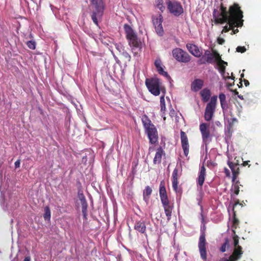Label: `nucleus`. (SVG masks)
Instances as JSON below:
<instances>
[{"mask_svg":"<svg viewBox=\"0 0 261 261\" xmlns=\"http://www.w3.org/2000/svg\"><path fill=\"white\" fill-rule=\"evenodd\" d=\"M154 28H155V31H156V33L159 36H163V35L164 34V30H163V28L162 27V23H161V25H156Z\"/></svg>","mask_w":261,"mask_h":261,"instance_id":"f704fd0d","label":"nucleus"},{"mask_svg":"<svg viewBox=\"0 0 261 261\" xmlns=\"http://www.w3.org/2000/svg\"><path fill=\"white\" fill-rule=\"evenodd\" d=\"M214 62H216L217 63V64L220 63L221 64L222 63L226 64V65H228L227 62H225L222 60L221 56L218 53L217 51L214 50Z\"/></svg>","mask_w":261,"mask_h":261,"instance_id":"a878e982","label":"nucleus"},{"mask_svg":"<svg viewBox=\"0 0 261 261\" xmlns=\"http://www.w3.org/2000/svg\"><path fill=\"white\" fill-rule=\"evenodd\" d=\"M244 74H243V73L241 74V79H242V78H243V77H244Z\"/></svg>","mask_w":261,"mask_h":261,"instance_id":"bf43d9fd","label":"nucleus"},{"mask_svg":"<svg viewBox=\"0 0 261 261\" xmlns=\"http://www.w3.org/2000/svg\"><path fill=\"white\" fill-rule=\"evenodd\" d=\"M120 54L122 55L126 59H127L128 60H130V55L125 50H124Z\"/></svg>","mask_w":261,"mask_h":261,"instance_id":"79ce46f5","label":"nucleus"},{"mask_svg":"<svg viewBox=\"0 0 261 261\" xmlns=\"http://www.w3.org/2000/svg\"><path fill=\"white\" fill-rule=\"evenodd\" d=\"M159 194L164 208L174 207L173 203L170 202L168 199L164 180H162L160 182Z\"/></svg>","mask_w":261,"mask_h":261,"instance_id":"423d86ee","label":"nucleus"},{"mask_svg":"<svg viewBox=\"0 0 261 261\" xmlns=\"http://www.w3.org/2000/svg\"><path fill=\"white\" fill-rule=\"evenodd\" d=\"M173 57L178 62L188 63L191 60V56L180 48H175L172 50Z\"/></svg>","mask_w":261,"mask_h":261,"instance_id":"1a4fd4ad","label":"nucleus"},{"mask_svg":"<svg viewBox=\"0 0 261 261\" xmlns=\"http://www.w3.org/2000/svg\"><path fill=\"white\" fill-rule=\"evenodd\" d=\"M214 50H213L212 52H211L208 49L205 50L204 54L200 60L201 61L202 60L204 59L205 61L202 62L201 63L204 64L207 63L208 64H212L214 63Z\"/></svg>","mask_w":261,"mask_h":261,"instance_id":"f3484780","label":"nucleus"},{"mask_svg":"<svg viewBox=\"0 0 261 261\" xmlns=\"http://www.w3.org/2000/svg\"><path fill=\"white\" fill-rule=\"evenodd\" d=\"M206 244L205 234L204 231H202L199 239L198 248L200 257L204 261L207 259Z\"/></svg>","mask_w":261,"mask_h":261,"instance_id":"9d476101","label":"nucleus"},{"mask_svg":"<svg viewBox=\"0 0 261 261\" xmlns=\"http://www.w3.org/2000/svg\"><path fill=\"white\" fill-rule=\"evenodd\" d=\"M219 261H231V260L230 259L229 257L228 259L223 257L221 258Z\"/></svg>","mask_w":261,"mask_h":261,"instance_id":"864d4df0","label":"nucleus"},{"mask_svg":"<svg viewBox=\"0 0 261 261\" xmlns=\"http://www.w3.org/2000/svg\"><path fill=\"white\" fill-rule=\"evenodd\" d=\"M153 24L155 27L158 25H161L163 22V16L161 14H160L159 16L156 18L153 17L152 19Z\"/></svg>","mask_w":261,"mask_h":261,"instance_id":"7c9ffc66","label":"nucleus"},{"mask_svg":"<svg viewBox=\"0 0 261 261\" xmlns=\"http://www.w3.org/2000/svg\"><path fill=\"white\" fill-rule=\"evenodd\" d=\"M179 175L178 174V170L177 168H175L173 170L172 175V187L174 191L176 193H180L181 190L178 187V179L179 178Z\"/></svg>","mask_w":261,"mask_h":261,"instance_id":"ddd939ff","label":"nucleus"},{"mask_svg":"<svg viewBox=\"0 0 261 261\" xmlns=\"http://www.w3.org/2000/svg\"><path fill=\"white\" fill-rule=\"evenodd\" d=\"M235 94H238V92L236 90L234 91Z\"/></svg>","mask_w":261,"mask_h":261,"instance_id":"13d9d810","label":"nucleus"},{"mask_svg":"<svg viewBox=\"0 0 261 261\" xmlns=\"http://www.w3.org/2000/svg\"><path fill=\"white\" fill-rule=\"evenodd\" d=\"M249 162V161H244L243 164H242V165L243 166H246V165H248V163Z\"/></svg>","mask_w":261,"mask_h":261,"instance_id":"6e6d98bb","label":"nucleus"},{"mask_svg":"<svg viewBox=\"0 0 261 261\" xmlns=\"http://www.w3.org/2000/svg\"><path fill=\"white\" fill-rule=\"evenodd\" d=\"M77 195H78L79 198L85 197V196L83 194V191L81 190H79L78 191Z\"/></svg>","mask_w":261,"mask_h":261,"instance_id":"49530a36","label":"nucleus"},{"mask_svg":"<svg viewBox=\"0 0 261 261\" xmlns=\"http://www.w3.org/2000/svg\"><path fill=\"white\" fill-rule=\"evenodd\" d=\"M238 204H240V201H239V199H237L235 202H234V205H233V211L234 210V207L235 206H236Z\"/></svg>","mask_w":261,"mask_h":261,"instance_id":"603ef678","label":"nucleus"},{"mask_svg":"<svg viewBox=\"0 0 261 261\" xmlns=\"http://www.w3.org/2000/svg\"><path fill=\"white\" fill-rule=\"evenodd\" d=\"M232 231L233 233L234 234L233 236V244H234V248H238V247H241L239 245V237L236 234V231L235 230H232Z\"/></svg>","mask_w":261,"mask_h":261,"instance_id":"2f4dec72","label":"nucleus"},{"mask_svg":"<svg viewBox=\"0 0 261 261\" xmlns=\"http://www.w3.org/2000/svg\"><path fill=\"white\" fill-rule=\"evenodd\" d=\"M20 161L19 160H17L15 162V168H18L20 166Z\"/></svg>","mask_w":261,"mask_h":261,"instance_id":"3c124183","label":"nucleus"},{"mask_svg":"<svg viewBox=\"0 0 261 261\" xmlns=\"http://www.w3.org/2000/svg\"><path fill=\"white\" fill-rule=\"evenodd\" d=\"M157 70L159 74L163 75L165 76H167V77L169 76V75H168L167 72L164 71L163 67L159 68Z\"/></svg>","mask_w":261,"mask_h":261,"instance_id":"58836bf2","label":"nucleus"},{"mask_svg":"<svg viewBox=\"0 0 261 261\" xmlns=\"http://www.w3.org/2000/svg\"><path fill=\"white\" fill-rule=\"evenodd\" d=\"M240 223L239 220L236 217V212L233 210V217H232V227L233 230L237 228Z\"/></svg>","mask_w":261,"mask_h":261,"instance_id":"bb28decb","label":"nucleus"},{"mask_svg":"<svg viewBox=\"0 0 261 261\" xmlns=\"http://www.w3.org/2000/svg\"><path fill=\"white\" fill-rule=\"evenodd\" d=\"M229 247V241L228 239H226L225 240V242L222 245L221 247L220 248V250L222 252H224L226 251V247Z\"/></svg>","mask_w":261,"mask_h":261,"instance_id":"c9c22d12","label":"nucleus"},{"mask_svg":"<svg viewBox=\"0 0 261 261\" xmlns=\"http://www.w3.org/2000/svg\"><path fill=\"white\" fill-rule=\"evenodd\" d=\"M214 22L216 24L227 23L221 33H227L233 28L241 27L243 25V12L239 4L234 3L227 10L226 7L221 3L219 11L214 9L213 13Z\"/></svg>","mask_w":261,"mask_h":261,"instance_id":"f257e3e1","label":"nucleus"},{"mask_svg":"<svg viewBox=\"0 0 261 261\" xmlns=\"http://www.w3.org/2000/svg\"><path fill=\"white\" fill-rule=\"evenodd\" d=\"M232 30V33H231V35L237 34L239 32V30L238 29H234V28H233Z\"/></svg>","mask_w":261,"mask_h":261,"instance_id":"8fccbe9b","label":"nucleus"},{"mask_svg":"<svg viewBox=\"0 0 261 261\" xmlns=\"http://www.w3.org/2000/svg\"><path fill=\"white\" fill-rule=\"evenodd\" d=\"M166 4L169 12L175 16H178L184 12L183 8L179 2L166 0Z\"/></svg>","mask_w":261,"mask_h":261,"instance_id":"0eeeda50","label":"nucleus"},{"mask_svg":"<svg viewBox=\"0 0 261 261\" xmlns=\"http://www.w3.org/2000/svg\"><path fill=\"white\" fill-rule=\"evenodd\" d=\"M243 254V251L242 247H238V248H234L232 254L229 256L230 259L231 261H237L240 259Z\"/></svg>","mask_w":261,"mask_h":261,"instance_id":"dca6fc26","label":"nucleus"},{"mask_svg":"<svg viewBox=\"0 0 261 261\" xmlns=\"http://www.w3.org/2000/svg\"><path fill=\"white\" fill-rule=\"evenodd\" d=\"M227 165L230 168L232 173V181L233 182H234L237 179L239 174H240V169L239 167V164H234L233 162L228 161L227 162Z\"/></svg>","mask_w":261,"mask_h":261,"instance_id":"4468645a","label":"nucleus"},{"mask_svg":"<svg viewBox=\"0 0 261 261\" xmlns=\"http://www.w3.org/2000/svg\"><path fill=\"white\" fill-rule=\"evenodd\" d=\"M23 261H31V258L30 256L25 257Z\"/></svg>","mask_w":261,"mask_h":261,"instance_id":"4d7b16f0","label":"nucleus"},{"mask_svg":"<svg viewBox=\"0 0 261 261\" xmlns=\"http://www.w3.org/2000/svg\"><path fill=\"white\" fill-rule=\"evenodd\" d=\"M211 94V91L207 88L203 89L200 92L202 100L204 102H207L210 99Z\"/></svg>","mask_w":261,"mask_h":261,"instance_id":"5701e85b","label":"nucleus"},{"mask_svg":"<svg viewBox=\"0 0 261 261\" xmlns=\"http://www.w3.org/2000/svg\"><path fill=\"white\" fill-rule=\"evenodd\" d=\"M221 107L222 108V110L226 111L228 108V105L226 100L224 101H222L220 102Z\"/></svg>","mask_w":261,"mask_h":261,"instance_id":"ea45409f","label":"nucleus"},{"mask_svg":"<svg viewBox=\"0 0 261 261\" xmlns=\"http://www.w3.org/2000/svg\"><path fill=\"white\" fill-rule=\"evenodd\" d=\"M152 191V189L148 186H146L143 191V199L146 203L149 201Z\"/></svg>","mask_w":261,"mask_h":261,"instance_id":"393cba45","label":"nucleus"},{"mask_svg":"<svg viewBox=\"0 0 261 261\" xmlns=\"http://www.w3.org/2000/svg\"><path fill=\"white\" fill-rule=\"evenodd\" d=\"M217 42H218V44H219L220 45H222L224 43L225 40L223 38L219 37L217 39Z\"/></svg>","mask_w":261,"mask_h":261,"instance_id":"a18cd8bd","label":"nucleus"},{"mask_svg":"<svg viewBox=\"0 0 261 261\" xmlns=\"http://www.w3.org/2000/svg\"><path fill=\"white\" fill-rule=\"evenodd\" d=\"M124 30L126 39L129 41V44L132 47V50L135 55L140 52L142 48V43L133 29L127 24L124 25Z\"/></svg>","mask_w":261,"mask_h":261,"instance_id":"f03ea898","label":"nucleus"},{"mask_svg":"<svg viewBox=\"0 0 261 261\" xmlns=\"http://www.w3.org/2000/svg\"><path fill=\"white\" fill-rule=\"evenodd\" d=\"M240 85H241V86H242V82H240Z\"/></svg>","mask_w":261,"mask_h":261,"instance_id":"680f3d73","label":"nucleus"},{"mask_svg":"<svg viewBox=\"0 0 261 261\" xmlns=\"http://www.w3.org/2000/svg\"><path fill=\"white\" fill-rule=\"evenodd\" d=\"M200 215H201V222L202 223H204V216H203V211H202V209H201V213L200 214Z\"/></svg>","mask_w":261,"mask_h":261,"instance_id":"de8ad7c7","label":"nucleus"},{"mask_svg":"<svg viewBox=\"0 0 261 261\" xmlns=\"http://www.w3.org/2000/svg\"><path fill=\"white\" fill-rule=\"evenodd\" d=\"M115 48L119 51L120 54L124 50V47L121 43H116L115 44Z\"/></svg>","mask_w":261,"mask_h":261,"instance_id":"4c0bfd02","label":"nucleus"},{"mask_svg":"<svg viewBox=\"0 0 261 261\" xmlns=\"http://www.w3.org/2000/svg\"><path fill=\"white\" fill-rule=\"evenodd\" d=\"M219 98L220 99V101L222 102L226 101V96L225 95L224 93H220L219 95Z\"/></svg>","mask_w":261,"mask_h":261,"instance_id":"c03bdc74","label":"nucleus"},{"mask_svg":"<svg viewBox=\"0 0 261 261\" xmlns=\"http://www.w3.org/2000/svg\"><path fill=\"white\" fill-rule=\"evenodd\" d=\"M180 138L181 147L184 151V155L187 156L189 153V144L188 137L186 134L182 130L180 131Z\"/></svg>","mask_w":261,"mask_h":261,"instance_id":"f8f14e48","label":"nucleus"},{"mask_svg":"<svg viewBox=\"0 0 261 261\" xmlns=\"http://www.w3.org/2000/svg\"><path fill=\"white\" fill-rule=\"evenodd\" d=\"M93 8L91 18L94 24L98 25V19H101L105 8L104 0H90Z\"/></svg>","mask_w":261,"mask_h":261,"instance_id":"20e7f679","label":"nucleus"},{"mask_svg":"<svg viewBox=\"0 0 261 261\" xmlns=\"http://www.w3.org/2000/svg\"><path fill=\"white\" fill-rule=\"evenodd\" d=\"M219 124H220V123L219 121H218V122H216V124H217V125H218Z\"/></svg>","mask_w":261,"mask_h":261,"instance_id":"052dcab7","label":"nucleus"},{"mask_svg":"<svg viewBox=\"0 0 261 261\" xmlns=\"http://www.w3.org/2000/svg\"><path fill=\"white\" fill-rule=\"evenodd\" d=\"M199 130L201 134L202 141L206 145L211 141L210 124L201 123L199 125Z\"/></svg>","mask_w":261,"mask_h":261,"instance_id":"9b49d317","label":"nucleus"},{"mask_svg":"<svg viewBox=\"0 0 261 261\" xmlns=\"http://www.w3.org/2000/svg\"><path fill=\"white\" fill-rule=\"evenodd\" d=\"M162 62L160 60H156L154 62V65L155 67L156 68L157 70L159 68L162 67L161 66Z\"/></svg>","mask_w":261,"mask_h":261,"instance_id":"a19ab883","label":"nucleus"},{"mask_svg":"<svg viewBox=\"0 0 261 261\" xmlns=\"http://www.w3.org/2000/svg\"><path fill=\"white\" fill-rule=\"evenodd\" d=\"M236 50L238 52L243 53L246 50V49L245 46H239L237 47Z\"/></svg>","mask_w":261,"mask_h":261,"instance_id":"37998d69","label":"nucleus"},{"mask_svg":"<svg viewBox=\"0 0 261 261\" xmlns=\"http://www.w3.org/2000/svg\"><path fill=\"white\" fill-rule=\"evenodd\" d=\"M224 172H225L226 176H230V172L228 169L225 168Z\"/></svg>","mask_w":261,"mask_h":261,"instance_id":"09e8293b","label":"nucleus"},{"mask_svg":"<svg viewBox=\"0 0 261 261\" xmlns=\"http://www.w3.org/2000/svg\"><path fill=\"white\" fill-rule=\"evenodd\" d=\"M165 154V152L162 147H159L157 148L156 153L153 159V164H160L161 163L162 155Z\"/></svg>","mask_w":261,"mask_h":261,"instance_id":"aec40b11","label":"nucleus"},{"mask_svg":"<svg viewBox=\"0 0 261 261\" xmlns=\"http://www.w3.org/2000/svg\"><path fill=\"white\" fill-rule=\"evenodd\" d=\"M217 66H218V70L219 72L221 73V75L223 77V78L225 79H231L232 80H234V77L232 76L231 77L229 76H227V77L225 76V70H226V66H227L226 64H221V63H218L217 64Z\"/></svg>","mask_w":261,"mask_h":261,"instance_id":"b1692460","label":"nucleus"},{"mask_svg":"<svg viewBox=\"0 0 261 261\" xmlns=\"http://www.w3.org/2000/svg\"><path fill=\"white\" fill-rule=\"evenodd\" d=\"M156 6L162 12L165 10V7L163 5V0H155Z\"/></svg>","mask_w":261,"mask_h":261,"instance_id":"72a5a7b5","label":"nucleus"},{"mask_svg":"<svg viewBox=\"0 0 261 261\" xmlns=\"http://www.w3.org/2000/svg\"><path fill=\"white\" fill-rule=\"evenodd\" d=\"M145 84L151 94L155 96L160 95L161 83L159 79H147L145 81Z\"/></svg>","mask_w":261,"mask_h":261,"instance_id":"6e6552de","label":"nucleus"},{"mask_svg":"<svg viewBox=\"0 0 261 261\" xmlns=\"http://www.w3.org/2000/svg\"><path fill=\"white\" fill-rule=\"evenodd\" d=\"M79 200H80L82 205V212L83 213V217L85 219H87L88 207L87 200L86 199L85 197L79 198Z\"/></svg>","mask_w":261,"mask_h":261,"instance_id":"4be33fe9","label":"nucleus"},{"mask_svg":"<svg viewBox=\"0 0 261 261\" xmlns=\"http://www.w3.org/2000/svg\"><path fill=\"white\" fill-rule=\"evenodd\" d=\"M166 216L167 217L168 221L170 220L173 207L164 208Z\"/></svg>","mask_w":261,"mask_h":261,"instance_id":"473e14b6","label":"nucleus"},{"mask_svg":"<svg viewBox=\"0 0 261 261\" xmlns=\"http://www.w3.org/2000/svg\"><path fill=\"white\" fill-rule=\"evenodd\" d=\"M203 86V81L200 79L195 80L191 84V89L193 91L197 92L200 90Z\"/></svg>","mask_w":261,"mask_h":261,"instance_id":"412c9836","label":"nucleus"},{"mask_svg":"<svg viewBox=\"0 0 261 261\" xmlns=\"http://www.w3.org/2000/svg\"><path fill=\"white\" fill-rule=\"evenodd\" d=\"M142 121L150 143L155 144L158 141V133L154 125L146 115L142 117Z\"/></svg>","mask_w":261,"mask_h":261,"instance_id":"7ed1b4c3","label":"nucleus"},{"mask_svg":"<svg viewBox=\"0 0 261 261\" xmlns=\"http://www.w3.org/2000/svg\"><path fill=\"white\" fill-rule=\"evenodd\" d=\"M164 94L162 95L160 97V107H161V111L163 114L165 113V112L166 111V104H165V100L164 98Z\"/></svg>","mask_w":261,"mask_h":261,"instance_id":"c756f323","label":"nucleus"},{"mask_svg":"<svg viewBox=\"0 0 261 261\" xmlns=\"http://www.w3.org/2000/svg\"><path fill=\"white\" fill-rule=\"evenodd\" d=\"M26 44L30 49H35L36 48V42L34 41H28Z\"/></svg>","mask_w":261,"mask_h":261,"instance_id":"e433bc0d","label":"nucleus"},{"mask_svg":"<svg viewBox=\"0 0 261 261\" xmlns=\"http://www.w3.org/2000/svg\"><path fill=\"white\" fill-rule=\"evenodd\" d=\"M244 84L246 87H247L249 85V82L248 80L244 79Z\"/></svg>","mask_w":261,"mask_h":261,"instance_id":"5fc2aeb1","label":"nucleus"},{"mask_svg":"<svg viewBox=\"0 0 261 261\" xmlns=\"http://www.w3.org/2000/svg\"><path fill=\"white\" fill-rule=\"evenodd\" d=\"M234 182L235 183L233 184L232 186L233 193L236 195H238L240 192V186L243 187V186L241 184H240L239 180H237Z\"/></svg>","mask_w":261,"mask_h":261,"instance_id":"cd10ccee","label":"nucleus"},{"mask_svg":"<svg viewBox=\"0 0 261 261\" xmlns=\"http://www.w3.org/2000/svg\"><path fill=\"white\" fill-rule=\"evenodd\" d=\"M186 47L188 51L194 56L200 57L202 55V52L196 45L192 43H187Z\"/></svg>","mask_w":261,"mask_h":261,"instance_id":"2eb2a0df","label":"nucleus"},{"mask_svg":"<svg viewBox=\"0 0 261 261\" xmlns=\"http://www.w3.org/2000/svg\"><path fill=\"white\" fill-rule=\"evenodd\" d=\"M206 170L204 166L201 167L197 179V184L202 188L205 180Z\"/></svg>","mask_w":261,"mask_h":261,"instance_id":"6ab92c4d","label":"nucleus"},{"mask_svg":"<svg viewBox=\"0 0 261 261\" xmlns=\"http://www.w3.org/2000/svg\"><path fill=\"white\" fill-rule=\"evenodd\" d=\"M134 229L142 234H145L146 231L145 222L143 221H137L134 225Z\"/></svg>","mask_w":261,"mask_h":261,"instance_id":"a211bd4d","label":"nucleus"},{"mask_svg":"<svg viewBox=\"0 0 261 261\" xmlns=\"http://www.w3.org/2000/svg\"><path fill=\"white\" fill-rule=\"evenodd\" d=\"M217 102V96H213L211 97L210 101L207 103L204 117L206 121H210L214 117Z\"/></svg>","mask_w":261,"mask_h":261,"instance_id":"39448f33","label":"nucleus"},{"mask_svg":"<svg viewBox=\"0 0 261 261\" xmlns=\"http://www.w3.org/2000/svg\"><path fill=\"white\" fill-rule=\"evenodd\" d=\"M51 213L49 206H46L44 207V214L43 218L45 220H49L50 219Z\"/></svg>","mask_w":261,"mask_h":261,"instance_id":"c85d7f7f","label":"nucleus"}]
</instances>
